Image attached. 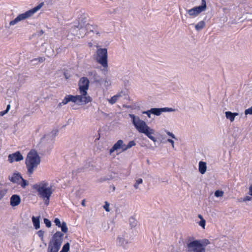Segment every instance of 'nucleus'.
Segmentation results:
<instances>
[{"label":"nucleus","instance_id":"obj_18","mask_svg":"<svg viewBox=\"0 0 252 252\" xmlns=\"http://www.w3.org/2000/svg\"><path fill=\"white\" fill-rule=\"evenodd\" d=\"M206 163L205 162L203 161H200L199 163V172L203 174H204L206 171Z\"/></svg>","mask_w":252,"mask_h":252},{"label":"nucleus","instance_id":"obj_24","mask_svg":"<svg viewBox=\"0 0 252 252\" xmlns=\"http://www.w3.org/2000/svg\"><path fill=\"white\" fill-rule=\"evenodd\" d=\"M143 183V180L141 178H138L135 181V184L133 185V187L135 189L139 188V185Z\"/></svg>","mask_w":252,"mask_h":252},{"label":"nucleus","instance_id":"obj_38","mask_svg":"<svg viewBox=\"0 0 252 252\" xmlns=\"http://www.w3.org/2000/svg\"><path fill=\"white\" fill-rule=\"evenodd\" d=\"M150 111H151V109L149 110L143 112V114H146L147 115V116L149 118H151V115L152 113H151Z\"/></svg>","mask_w":252,"mask_h":252},{"label":"nucleus","instance_id":"obj_46","mask_svg":"<svg viewBox=\"0 0 252 252\" xmlns=\"http://www.w3.org/2000/svg\"><path fill=\"white\" fill-rule=\"evenodd\" d=\"M10 109V105L8 104L7 105V107H6V109L5 110L8 112Z\"/></svg>","mask_w":252,"mask_h":252},{"label":"nucleus","instance_id":"obj_13","mask_svg":"<svg viewBox=\"0 0 252 252\" xmlns=\"http://www.w3.org/2000/svg\"><path fill=\"white\" fill-rule=\"evenodd\" d=\"M175 109L172 108L165 107V108H153L151 109L150 112L153 114L157 116H159L162 112H173L174 111Z\"/></svg>","mask_w":252,"mask_h":252},{"label":"nucleus","instance_id":"obj_49","mask_svg":"<svg viewBox=\"0 0 252 252\" xmlns=\"http://www.w3.org/2000/svg\"><path fill=\"white\" fill-rule=\"evenodd\" d=\"M64 76H65V77L66 79H68V76H67V75H66V73H64Z\"/></svg>","mask_w":252,"mask_h":252},{"label":"nucleus","instance_id":"obj_48","mask_svg":"<svg viewBox=\"0 0 252 252\" xmlns=\"http://www.w3.org/2000/svg\"><path fill=\"white\" fill-rule=\"evenodd\" d=\"M198 217H199V218L201 220H202V219H203V217H202V216L201 215H199Z\"/></svg>","mask_w":252,"mask_h":252},{"label":"nucleus","instance_id":"obj_15","mask_svg":"<svg viewBox=\"0 0 252 252\" xmlns=\"http://www.w3.org/2000/svg\"><path fill=\"white\" fill-rule=\"evenodd\" d=\"M22 177L21 174L19 173H14L11 177H9V180L13 183H16L17 184H20V181Z\"/></svg>","mask_w":252,"mask_h":252},{"label":"nucleus","instance_id":"obj_16","mask_svg":"<svg viewBox=\"0 0 252 252\" xmlns=\"http://www.w3.org/2000/svg\"><path fill=\"white\" fill-rule=\"evenodd\" d=\"M225 114L226 119L229 120L231 122H233L234 121L235 117L239 115L238 113H232L230 111L225 112Z\"/></svg>","mask_w":252,"mask_h":252},{"label":"nucleus","instance_id":"obj_25","mask_svg":"<svg viewBox=\"0 0 252 252\" xmlns=\"http://www.w3.org/2000/svg\"><path fill=\"white\" fill-rule=\"evenodd\" d=\"M19 185H20L23 188H25L29 185V182L22 178Z\"/></svg>","mask_w":252,"mask_h":252},{"label":"nucleus","instance_id":"obj_20","mask_svg":"<svg viewBox=\"0 0 252 252\" xmlns=\"http://www.w3.org/2000/svg\"><path fill=\"white\" fill-rule=\"evenodd\" d=\"M205 22L203 21H201L195 25V28L197 31H200L203 29V28L205 27Z\"/></svg>","mask_w":252,"mask_h":252},{"label":"nucleus","instance_id":"obj_44","mask_svg":"<svg viewBox=\"0 0 252 252\" xmlns=\"http://www.w3.org/2000/svg\"><path fill=\"white\" fill-rule=\"evenodd\" d=\"M249 194L252 196V185L249 187Z\"/></svg>","mask_w":252,"mask_h":252},{"label":"nucleus","instance_id":"obj_1","mask_svg":"<svg viewBox=\"0 0 252 252\" xmlns=\"http://www.w3.org/2000/svg\"><path fill=\"white\" fill-rule=\"evenodd\" d=\"M129 116L131 119L133 125L139 133L144 134L154 142L157 141L156 138L153 136L155 134V130L150 128L145 121L133 114H130Z\"/></svg>","mask_w":252,"mask_h":252},{"label":"nucleus","instance_id":"obj_21","mask_svg":"<svg viewBox=\"0 0 252 252\" xmlns=\"http://www.w3.org/2000/svg\"><path fill=\"white\" fill-rule=\"evenodd\" d=\"M123 141L122 140H119L113 146L115 148V149L117 150L119 149H122V147L123 145Z\"/></svg>","mask_w":252,"mask_h":252},{"label":"nucleus","instance_id":"obj_12","mask_svg":"<svg viewBox=\"0 0 252 252\" xmlns=\"http://www.w3.org/2000/svg\"><path fill=\"white\" fill-rule=\"evenodd\" d=\"M117 245L123 247L124 249H127L128 244V241L126 239V234H123L118 237L117 239Z\"/></svg>","mask_w":252,"mask_h":252},{"label":"nucleus","instance_id":"obj_27","mask_svg":"<svg viewBox=\"0 0 252 252\" xmlns=\"http://www.w3.org/2000/svg\"><path fill=\"white\" fill-rule=\"evenodd\" d=\"M129 223L132 227H134L137 225V221L133 217H131L129 218Z\"/></svg>","mask_w":252,"mask_h":252},{"label":"nucleus","instance_id":"obj_30","mask_svg":"<svg viewBox=\"0 0 252 252\" xmlns=\"http://www.w3.org/2000/svg\"><path fill=\"white\" fill-rule=\"evenodd\" d=\"M44 223L45 224L46 226L49 228L51 226V222L50 220H49L48 219H46L45 218L44 219Z\"/></svg>","mask_w":252,"mask_h":252},{"label":"nucleus","instance_id":"obj_51","mask_svg":"<svg viewBox=\"0 0 252 252\" xmlns=\"http://www.w3.org/2000/svg\"><path fill=\"white\" fill-rule=\"evenodd\" d=\"M43 32H43V31L42 30H41V33H43Z\"/></svg>","mask_w":252,"mask_h":252},{"label":"nucleus","instance_id":"obj_40","mask_svg":"<svg viewBox=\"0 0 252 252\" xmlns=\"http://www.w3.org/2000/svg\"><path fill=\"white\" fill-rule=\"evenodd\" d=\"M122 149L123 152H125V151H126L127 150H128V147L127 148V145H125L123 143V147H122Z\"/></svg>","mask_w":252,"mask_h":252},{"label":"nucleus","instance_id":"obj_26","mask_svg":"<svg viewBox=\"0 0 252 252\" xmlns=\"http://www.w3.org/2000/svg\"><path fill=\"white\" fill-rule=\"evenodd\" d=\"M200 244L202 246V248H204L205 249V247L210 244V242L208 239H203L202 240H200Z\"/></svg>","mask_w":252,"mask_h":252},{"label":"nucleus","instance_id":"obj_31","mask_svg":"<svg viewBox=\"0 0 252 252\" xmlns=\"http://www.w3.org/2000/svg\"><path fill=\"white\" fill-rule=\"evenodd\" d=\"M127 145V148L128 147V149H130L131 148V147H132L133 146H134L136 145V143L133 140H132V141H130L128 144L126 145Z\"/></svg>","mask_w":252,"mask_h":252},{"label":"nucleus","instance_id":"obj_34","mask_svg":"<svg viewBox=\"0 0 252 252\" xmlns=\"http://www.w3.org/2000/svg\"><path fill=\"white\" fill-rule=\"evenodd\" d=\"M245 114L246 115L248 114L252 115V106L245 111Z\"/></svg>","mask_w":252,"mask_h":252},{"label":"nucleus","instance_id":"obj_42","mask_svg":"<svg viewBox=\"0 0 252 252\" xmlns=\"http://www.w3.org/2000/svg\"><path fill=\"white\" fill-rule=\"evenodd\" d=\"M252 199V197L249 196H246L244 198V201H250Z\"/></svg>","mask_w":252,"mask_h":252},{"label":"nucleus","instance_id":"obj_7","mask_svg":"<svg viewBox=\"0 0 252 252\" xmlns=\"http://www.w3.org/2000/svg\"><path fill=\"white\" fill-rule=\"evenodd\" d=\"M43 5V3L41 2L37 6L33 8L32 9L26 11V12L19 14L16 18L11 21L9 23L10 26L14 25L19 21L26 19L31 16H32L36 11L39 10Z\"/></svg>","mask_w":252,"mask_h":252},{"label":"nucleus","instance_id":"obj_14","mask_svg":"<svg viewBox=\"0 0 252 252\" xmlns=\"http://www.w3.org/2000/svg\"><path fill=\"white\" fill-rule=\"evenodd\" d=\"M21 202V197L18 194H13L10 198V204L13 207L19 205Z\"/></svg>","mask_w":252,"mask_h":252},{"label":"nucleus","instance_id":"obj_2","mask_svg":"<svg viewBox=\"0 0 252 252\" xmlns=\"http://www.w3.org/2000/svg\"><path fill=\"white\" fill-rule=\"evenodd\" d=\"M49 184L46 181H42L33 186V189L38 192V195L42 198L46 205L49 203L50 198L53 192L52 186H48Z\"/></svg>","mask_w":252,"mask_h":252},{"label":"nucleus","instance_id":"obj_47","mask_svg":"<svg viewBox=\"0 0 252 252\" xmlns=\"http://www.w3.org/2000/svg\"><path fill=\"white\" fill-rule=\"evenodd\" d=\"M81 204L83 206H85V199H83L82 201Z\"/></svg>","mask_w":252,"mask_h":252},{"label":"nucleus","instance_id":"obj_11","mask_svg":"<svg viewBox=\"0 0 252 252\" xmlns=\"http://www.w3.org/2000/svg\"><path fill=\"white\" fill-rule=\"evenodd\" d=\"M8 161L10 163L14 161H19L24 159L23 156L19 151H17L14 153L9 155L8 156Z\"/></svg>","mask_w":252,"mask_h":252},{"label":"nucleus","instance_id":"obj_4","mask_svg":"<svg viewBox=\"0 0 252 252\" xmlns=\"http://www.w3.org/2000/svg\"><path fill=\"white\" fill-rule=\"evenodd\" d=\"M63 236L62 232H56L49 243L47 252H58L63 243Z\"/></svg>","mask_w":252,"mask_h":252},{"label":"nucleus","instance_id":"obj_28","mask_svg":"<svg viewBox=\"0 0 252 252\" xmlns=\"http://www.w3.org/2000/svg\"><path fill=\"white\" fill-rule=\"evenodd\" d=\"M224 194V192L222 190H217L215 192V196L219 197H222Z\"/></svg>","mask_w":252,"mask_h":252},{"label":"nucleus","instance_id":"obj_36","mask_svg":"<svg viewBox=\"0 0 252 252\" xmlns=\"http://www.w3.org/2000/svg\"><path fill=\"white\" fill-rule=\"evenodd\" d=\"M206 221L204 219H202L199 222V225L202 227L204 228L205 225Z\"/></svg>","mask_w":252,"mask_h":252},{"label":"nucleus","instance_id":"obj_9","mask_svg":"<svg viewBox=\"0 0 252 252\" xmlns=\"http://www.w3.org/2000/svg\"><path fill=\"white\" fill-rule=\"evenodd\" d=\"M188 252H205V249L202 248L200 240H194L187 244Z\"/></svg>","mask_w":252,"mask_h":252},{"label":"nucleus","instance_id":"obj_33","mask_svg":"<svg viewBox=\"0 0 252 252\" xmlns=\"http://www.w3.org/2000/svg\"><path fill=\"white\" fill-rule=\"evenodd\" d=\"M109 203L108 202L106 201L105 202V205L103 206V208H104L106 212H110V210L109 208Z\"/></svg>","mask_w":252,"mask_h":252},{"label":"nucleus","instance_id":"obj_37","mask_svg":"<svg viewBox=\"0 0 252 252\" xmlns=\"http://www.w3.org/2000/svg\"><path fill=\"white\" fill-rule=\"evenodd\" d=\"M104 85L106 87H109L111 85L110 80H105L104 82Z\"/></svg>","mask_w":252,"mask_h":252},{"label":"nucleus","instance_id":"obj_22","mask_svg":"<svg viewBox=\"0 0 252 252\" xmlns=\"http://www.w3.org/2000/svg\"><path fill=\"white\" fill-rule=\"evenodd\" d=\"M61 228V230L63 233H66L68 231V228L66 225V223L65 222L63 221L60 227Z\"/></svg>","mask_w":252,"mask_h":252},{"label":"nucleus","instance_id":"obj_35","mask_svg":"<svg viewBox=\"0 0 252 252\" xmlns=\"http://www.w3.org/2000/svg\"><path fill=\"white\" fill-rule=\"evenodd\" d=\"M54 222L56 224V225L58 227H60L61 225L62 224V223L61 222L60 219L58 218H56L55 219Z\"/></svg>","mask_w":252,"mask_h":252},{"label":"nucleus","instance_id":"obj_6","mask_svg":"<svg viewBox=\"0 0 252 252\" xmlns=\"http://www.w3.org/2000/svg\"><path fill=\"white\" fill-rule=\"evenodd\" d=\"M95 60L103 67L104 70L108 68L107 50L106 48H99L96 51Z\"/></svg>","mask_w":252,"mask_h":252},{"label":"nucleus","instance_id":"obj_39","mask_svg":"<svg viewBox=\"0 0 252 252\" xmlns=\"http://www.w3.org/2000/svg\"><path fill=\"white\" fill-rule=\"evenodd\" d=\"M166 133L168 134V135L171 137L172 138L176 139L175 136L174 135V134L173 133L170 132L169 131H167Z\"/></svg>","mask_w":252,"mask_h":252},{"label":"nucleus","instance_id":"obj_32","mask_svg":"<svg viewBox=\"0 0 252 252\" xmlns=\"http://www.w3.org/2000/svg\"><path fill=\"white\" fill-rule=\"evenodd\" d=\"M45 58L44 57H39L38 58H35L32 60V62L38 61L40 63H42L45 61Z\"/></svg>","mask_w":252,"mask_h":252},{"label":"nucleus","instance_id":"obj_19","mask_svg":"<svg viewBox=\"0 0 252 252\" xmlns=\"http://www.w3.org/2000/svg\"><path fill=\"white\" fill-rule=\"evenodd\" d=\"M122 96L121 93H119L116 95L112 96L110 99H109V102L113 104L116 102L119 98Z\"/></svg>","mask_w":252,"mask_h":252},{"label":"nucleus","instance_id":"obj_5","mask_svg":"<svg viewBox=\"0 0 252 252\" xmlns=\"http://www.w3.org/2000/svg\"><path fill=\"white\" fill-rule=\"evenodd\" d=\"M88 100H90L89 97L83 98L79 95L74 96L69 94L65 96L62 102L58 104V106H62V105H65L70 101H72L79 105L86 104L88 103Z\"/></svg>","mask_w":252,"mask_h":252},{"label":"nucleus","instance_id":"obj_23","mask_svg":"<svg viewBox=\"0 0 252 252\" xmlns=\"http://www.w3.org/2000/svg\"><path fill=\"white\" fill-rule=\"evenodd\" d=\"M70 244L68 242L65 244L63 247L62 250L60 252H68L69 250Z\"/></svg>","mask_w":252,"mask_h":252},{"label":"nucleus","instance_id":"obj_45","mask_svg":"<svg viewBox=\"0 0 252 252\" xmlns=\"http://www.w3.org/2000/svg\"><path fill=\"white\" fill-rule=\"evenodd\" d=\"M7 113V112L6 110H4L3 111H1V112H0V116H2L4 115H5V114H6Z\"/></svg>","mask_w":252,"mask_h":252},{"label":"nucleus","instance_id":"obj_43","mask_svg":"<svg viewBox=\"0 0 252 252\" xmlns=\"http://www.w3.org/2000/svg\"><path fill=\"white\" fill-rule=\"evenodd\" d=\"M117 150L113 146V147L110 149V154H111L112 153H113L115 151Z\"/></svg>","mask_w":252,"mask_h":252},{"label":"nucleus","instance_id":"obj_8","mask_svg":"<svg viewBox=\"0 0 252 252\" xmlns=\"http://www.w3.org/2000/svg\"><path fill=\"white\" fill-rule=\"evenodd\" d=\"M79 92L81 94L79 95L83 98L89 97L90 100H88V103L92 101V98L88 94L87 90L89 86V80H80L79 82Z\"/></svg>","mask_w":252,"mask_h":252},{"label":"nucleus","instance_id":"obj_41","mask_svg":"<svg viewBox=\"0 0 252 252\" xmlns=\"http://www.w3.org/2000/svg\"><path fill=\"white\" fill-rule=\"evenodd\" d=\"M167 142H169L172 144V147H174V141L171 139H168L167 140Z\"/></svg>","mask_w":252,"mask_h":252},{"label":"nucleus","instance_id":"obj_3","mask_svg":"<svg viewBox=\"0 0 252 252\" xmlns=\"http://www.w3.org/2000/svg\"><path fill=\"white\" fill-rule=\"evenodd\" d=\"M40 163V157L37 151L34 149L31 150L28 153L26 159V165L28 173L31 175L33 173Z\"/></svg>","mask_w":252,"mask_h":252},{"label":"nucleus","instance_id":"obj_17","mask_svg":"<svg viewBox=\"0 0 252 252\" xmlns=\"http://www.w3.org/2000/svg\"><path fill=\"white\" fill-rule=\"evenodd\" d=\"M32 221L33 224V226L36 229H38L40 228V217H32Z\"/></svg>","mask_w":252,"mask_h":252},{"label":"nucleus","instance_id":"obj_10","mask_svg":"<svg viewBox=\"0 0 252 252\" xmlns=\"http://www.w3.org/2000/svg\"><path fill=\"white\" fill-rule=\"evenodd\" d=\"M201 5L194 7L188 11L189 14L193 17H195L206 8V0H201Z\"/></svg>","mask_w":252,"mask_h":252},{"label":"nucleus","instance_id":"obj_29","mask_svg":"<svg viewBox=\"0 0 252 252\" xmlns=\"http://www.w3.org/2000/svg\"><path fill=\"white\" fill-rule=\"evenodd\" d=\"M37 234H38V236L40 238L41 241H44V231L42 230H39L37 232Z\"/></svg>","mask_w":252,"mask_h":252},{"label":"nucleus","instance_id":"obj_50","mask_svg":"<svg viewBox=\"0 0 252 252\" xmlns=\"http://www.w3.org/2000/svg\"><path fill=\"white\" fill-rule=\"evenodd\" d=\"M81 79H87V77H82Z\"/></svg>","mask_w":252,"mask_h":252}]
</instances>
